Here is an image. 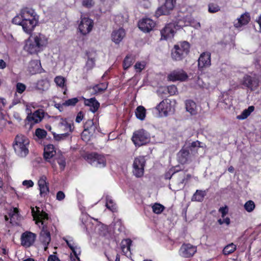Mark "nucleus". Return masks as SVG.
<instances>
[{
	"label": "nucleus",
	"mask_w": 261,
	"mask_h": 261,
	"mask_svg": "<svg viewBox=\"0 0 261 261\" xmlns=\"http://www.w3.org/2000/svg\"><path fill=\"white\" fill-rule=\"evenodd\" d=\"M29 139L22 135H18L15 139L13 147L16 153L20 157H25L29 153Z\"/></svg>",
	"instance_id": "1"
},
{
	"label": "nucleus",
	"mask_w": 261,
	"mask_h": 261,
	"mask_svg": "<svg viewBox=\"0 0 261 261\" xmlns=\"http://www.w3.org/2000/svg\"><path fill=\"white\" fill-rule=\"evenodd\" d=\"M190 46V44L187 41L175 45L171 51L172 59L176 61L182 60L189 53Z\"/></svg>",
	"instance_id": "2"
},
{
	"label": "nucleus",
	"mask_w": 261,
	"mask_h": 261,
	"mask_svg": "<svg viewBox=\"0 0 261 261\" xmlns=\"http://www.w3.org/2000/svg\"><path fill=\"white\" fill-rule=\"evenodd\" d=\"M132 141L136 146H140L149 141V135L144 129H140L134 133Z\"/></svg>",
	"instance_id": "3"
},
{
	"label": "nucleus",
	"mask_w": 261,
	"mask_h": 261,
	"mask_svg": "<svg viewBox=\"0 0 261 261\" xmlns=\"http://www.w3.org/2000/svg\"><path fill=\"white\" fill-rule=\"evenodd\" d=\"M87 160L91 165L97 167H103L106 165V160L105 156L96 153L88 154Z\"/></svg>",
	"instance_id": "4"
},
{
	"label": "nucleus",
	"mask_w": 261,
	"mask_h": 261,
	"mask_svg": "<svg viewBox=\"0 0 261 261\" xmlns=\"http://www.w3.org/2000/svg\"><path fill=\"white\" fill-rule=\"evenodd\" d=\"M146 161L143 156H139L135 159L133 163V173L137 177L143 175Z\"/></svg>",
	"instance_id": "5"
},
{
	"label": "nucleus",
	"mask_w": 261,
	"mask_h": 261,
	"mask_svg": "<svg viewBox=\"0 0 261 261\" xmlns=\"http://www.w3.org/2000/svg\"><path fill=\"white\" fill-rule=\"evenodd\" d=\"M176 4V0H165V2L161 7H159L155 12V16L159 17L161 15H169L173 10Z\"/></svg>",
	"instance_id": "6"
},
{
	"label": "nucleus",
	"mask_w": 261,
	"mask_h": 261,
	"mask_svg": "<svg viewBox=\"0 0 261 261\" xmlns=\"http://www.w3.org/2000/svg\"><path fill=\"white\" fill-rule=\"evenodd\" d=\"M81 22L79 25V29L81 34L84 35L89 33L93 27V21L88 17H83L81 16Z\"/></svg>",
	"instance_id": "7"
},
{
	"label": "nucleus",
	"mask_w": 261,
	"mask_h": 261,
	"mask_svg": "<svg viewBox=\"0 0 261 261\" xmlns=\"http://www.w3.org/2000/svg\"><path fill=\"white\" fill-rule=\"evenodd\" d=\"M35 208L36 210L34 207H31V213L34 219L36 220V224L41 223V225H43L45 221L48 219V214L43 211H40L39 207L37 206Z\"/></svg>",
	"instance_id": "8"
},
{
	"label": "nucleus",
	"mask_w": 261,
	"mask_h": 261,
	"mask_svg": "<svg viewBox=\"0 0 261 261\" xmlns=\"http://www.w3.org/2000/svg\"><path fill=\"white\" fill-rule=\"evenodd\" d=\"M36 238V235L30 231L23 232L21 236V244L25 247H29L32 246Z\"/></svg>",
	"instance_id": "9"
},
{
	"label": "nucleus",
	"mask_w": 261,
	"mask_h": 261,
	"mask_svg": "<svg viewBox=\"0 0 261 261\" xmlns=\"http://www.w3.org/2000/svg\"><path fill=\"white\" fill-rule=\"evenodd\" d=\"M196 252V248L190 244H183L180 249L179 254L183 257H190Z\"/></svg>",
	"instance_id": "10"
},
{
	"label": "nucleus",
	"mask_w": 261,
	"mask_h": 261,
	"mask_svg": "<svg viewBox=\"0 0 261 261\" xmlns=\"http://www.w3.org/2000/svg\"><path fill=\"white\" fill-rule=\"evenodd\" d=\"M175 25L174 23L167 24L161 31V40H167L173 37L175 33Z\"/></svg>",
	"instance_id": "11"
},
{
	"label": "nucleus",
	"mask_w": 261,
	"mask_h": 261,
	"mask_svg": "<svg viewBox=\"0 0 261 261\" xmlns=\"http://www.w3.org/2000/svg\"><path fill=\"white\" fill-rule=\"evenodd\" d=\"M156 109L159 111L161 116H167L171 111V105L167 99L163 100L156 107Z\"/></svg>",
	"instance_id": "12"
},
{
	"label": "nucleus",
	"mask_w": 261,
	"mask_h": 261,
	"mask_svg": "<svg viewBox=\"0 0 261 261\" xmlns=\"http://www.w3.org/2000/svg\"><path fill=\"white\" fill-rule=\"evenodd\" d=\"M155 22L148 18H143L138 23L139 29L144 32H149L152 30L155 26Z\"/></svg>",
	"instance_id": "13"
},
{
	"label": "nucleus",
	"mask_w": 261,
	"mask_h": 261,
	"mask_svg": "<svg viewBox=\"0 0 261 261\" xmlns=\"http://www.w3.org/2000/svg\"><path fill=\"white\" fill-rule=\"evenodd\" d=\"M211 64V54L209 53H203L201 54L198 60V65L199 69L209 67Z\"/></svg>",
	"instance_id": "14"
},
{
	"label": "nucleus",
	"mask_w": 261,
	"mask_h": 261,
	"mask_svg": "<svg viewBox=\"0 0 261 261\" xmlns=\"http://www.w3.org/2000/svg\"><path fill=\"white\" fill-rule=\"evenodd\" d=\"M188 78L187 73L183 70H174L171 72L168 75V79L169 81L175 82L176 81H183Z\"/></svg>",
	"instance_id": "15"
},
{
	"label": "nucleus",
	"mask_w": 261,
	"mask_h": 261,
	"mask_svg": "<svg viewBox=\"0 0 261 261\" xmlns=\"http://www.w3.org/2000/svg\"><path fill=\"white\" fill-rule=\"evenodd\" d=\"M98 124L96 123H94L91 119L87 120L84 124V132L82 134V136L88 132L90 136L93 135L97 129Z\"/></svg>",
	"instance_id": "16"
},
{
	"label": "nucleus",
	"mask_w": 261,
	"mask_h": 261,
	"mask_svg": "<svg viewBox=\"0 0 261 261\" xmlns=\"http://www.w3.org/2000/svg\"><path fill=\"white\" fill-rule=\"evenodd\" d=\"M58 118L59 119V122L58 123L59 128L61 130L71 133L74 129L73 124L68 123L65 118H63L59 116L58 117Z\"/></svg>",
	"instance_id": "17"
},
{
	"label": "nucleus",
	"mask_w": 261,
	"mask_h": 261,
	"mask_svg": "<svg viewBox=\"0 0 261 261\" xmlns=\"http://www.w3.org/2000/svg\"><path fill=\"white\" fill-rule=\"evenodd\" d=\"M38 22V18H32V19L28 20V21H23L22 29L25 33L31 34L34 30L35 27L37 25Z\"/></svg>",
	"instance_id": "18"
},
{
	"label": "nucleus",
	"mask_w": 261,
	"mask_h": 261,
	"mask_svg": "<svg viewBox=\"0 0 261 261\" xmlns=\"http://www.w3.org/2000/svg\"><path fill=\"white\" fill-rule=\"evenodd\" d=\"M44 117V112L42 111L37 110L33 114H30L27 116V119L31 124L40 122Z\"/></svg>",
	"instance_id": "19"
},
{
	"label": "nucleus",
	"mask_w": 261,
	"mask_h": 261,
	"mask_svg": "<svg viewBox=\"0 0 261 261\" xmlns=\"http://www.w3.org/2000/svg\"><path fill=\"white\" fill-rule=\"evenodd\" d=\"M28 69L29 72L32 74L40 73L43 70V69L41 68L40 61L38 60L31 61L29 63Z\"/></svg>",
	"instance_id": "20"
},
{
	"label": "nucleus",
	"mask_w": 261,
	"mask_h": 261,
	"mask_svg": "<svg viewBox=\"0 0 261 261\" xmlns=\"http://www.w3.org/2000/svg\"><path fill=\"white\" fill-rule=\"evenodd\" d=\"M21 15H22V17L24 21L31 20L32 18H38V16L36 14L34 10L28 8L22 9L21 11Z\"/></svg>",
	"instance_id": "21"
},
{
	"label": "nucleus",
	"mask_w": 261,
	"mask_h": 261,
	"mask_svg": "<svg viewBox=\"0 0 261 261\" xmlns=\"http://www.w3.org/2000/svg\"><path fill=\"white\" fill-rule=\"evenodd\" d=\"M32 38L40 49L46 46L47 44V38L42 34L37 33L35 34L34 36H32Z\"/></svg>",
	"instance_id": "22"
},
{
	"label": "nucleus",
	"mask_w": 261,
	"mask_h": 261,
	"mask_svg": "<svg viewBox=\"0 0 261 261\" xmlns=\"http://www.w3.org/2000/svg\"><path fill=\"white\" fill-rule=\"evenodd\" d=\"M250 16L249 13L245 12L241 15L240 18H238L236 22H234V27L239 28L243 25L247 24L250 21Z\"/></svg>",
	"instance_id": "23"
},
{
	"label": "nucleus",
	"mask_w": 261,
	"mask_h": 261,
	"mask_svg": "<svg viewBox=\"0 0 261 261\" xmlns=\"http://www.w3.org/2000/svg\"><path fill=\"white\" fill-rule=\"evenodd\" d=\"M84 100V104L85 106L90 107V110L93 113L96 112L100 106V103L97 101L95 97L90 99H86L83 98Z\"/></svg>",
	"instance_id": "24"
},
{
	"label": "nucleus",
	"mask_w": 261,
	"mask_h": 261,
	"mask_svg": "<svg viewBox=\"0 0 261 261\" xmlns=\"http://www.w3.org/2000/svg\"><path fill=\"white\" fill-rule=\"evenodd\" d=\"M42 229L40 232V240L44 245H48L50 242V235L47 230L46 224L42 225Z\"/></svg>",
	"instance_id": "25"
},
{
	"label": "nucleus",
	"mask_w": 261,
	"mask_h": 261,
	"mask_svg": "<svg viewBox=\"0 0 261 261\" xmlns=\"http://www.w3.org/2000/svg\"><path fill=\"white\" fill-rule=\"evenodd\" d=\"M125 36L124 29L120 28L117 30H114L112 34V39L116 44H118L122 41Z\"/></svg>",
	"instance_id": "26"
},
{
	"label": "nucleus",
	"mask_w": 261,
	"mask_h": 261,
	"mask_svg": "<svg viewBox=\"0 0 261 261\" xmlns=\"http://www.w3.org/2000/svg\"><path fill=\"white\" fill-rule=\"evenodd\" d=\"M55 154L56 151L53 145L48 144L44 147V158L46 161L51 162L49 160L53 158L55 156Z\"/></svg>",
	"instance_id": "27"
},
{
	"label": "nucleus",
	"mask_w": 261,
	"mask_h": 261,
	"mask_svg": "<svg viewBox=\"0 0 261 261\" xmlns=\"http://www.w3.org/2000/svg\"><path fill=\"white\" fill-rule=\"evenodd\" d=\"M25 48L31 54L36 53L40 50L38 46L35 44L33 39L31 38L27 42Z\"/></svg>",
	"instance_id": "28"
},
{
	"label": "nucleus",
	"mask_w": 261,
	"mask_h": 261,
	"mask_svg": "<svg viewBox=\"0 0 261 261\" xmlns=\"http://www.w3.org/2000/svg\"><path fill=\"white\" fill-rule=\"evenodd\" d=\"M190 152L188 149L182 148L177 153V159L178 162L181 164H184L187 163Z\"/></svg>",
	"instance_id": "29"
},
{
	"label": "nucleus",
	"mask_w": 261,
	"mask_h": 261,
	"mask_svg": "<svg viewBox=\"0 0 261 261\" xmlns=\"http://www.w3.org/2000/svg\"><path fill=\"white\" fill-rule=\"evenodd\" d=\"M56 162L60 166V168L61 170H63L66 166V161L65 158L62 154H59L56 156L54 159L53 162H51V164L52 165L53 167H56Z\"/></svg>",
	"instance_id": "30"
},
{
	"label": "nucleus",
	"mask_w": 261,
	"mask_h": 261,
	"mask_svg": "<svg viewBox=\"0 0 261 261\" xmlns=\"http://www.w3.org/2000/svg\"><path fill=\"white\" fill-rule=\"evenodd\" d=\"M107 88L108 84L107 83H102L90 87V89L92 90V94L95 95L104 92Z\"/></svg>",
	"instance_id": "31"
},
{
	"label": "nucleus",
	"mask_w": 261,
	"mask_h": 261,
	"mask_svg": "<svg viewBox=\"0 0 261 261\" xmlns=\"http://www.w3.org/2000/svg\"><path fill=\"white\" fill-rule=\"evenodd\" d=\"M186 109L192 115H196L197 113L196 105L193 100H188L186 101Z\"/></svg>",
	"instance_id": "32"
},
{
	"label": "nucleus",
	"mask_w": 261,
	"mask_h": 261,
	"mask_svg": "<svg viewBox=\"0 0 261 261\" xmlns=\"http://www.w3.org/2000/svg\"><path fill=\"white\" fill-rule=\"evenodd\" d=\"M49 82L46 79L38 81L36 87L39 90L44 91L47 90L49 88Z\"/></svg>",
	"instance_id": "33"
},
{
	"label": "nucleus",
	"mask_w": 261,
	"mask_h": 261,
	"mask_svg": "<svg viewBox=\"0 0 261 261\" xmlns=\"http://www.w3.org/2000/svg\"><path fill=\"white\" fill-rule=\"evenodd\" d=\"M206 194L205 191L197 190L192 197V201L201 202Z\"/></svg>",
	"instance_id": "34"
},
{
	"label": "nucleus",
	"mask_w": 261,
	"mask_h": 261,
	"mask_svg": "<svg viewBox=\"0 0 261 261\" xmlns=\"http://www.w3.org/2000/svg\"><path fill=\"white\" fill-rule=\"evenodd\" d=\"M254 110V107L249 106L248 109H245L242 112L241 114L238 115L237 118L239 120H244L247 118L250 114Z\"/></svg>",
	"instance_id": "35"
},
{
	"label": "nucleus",
	"mask_w": 261,
	"mask_h": 261,
	"mask_svg": "<svg viewBox=\"0 0 261 261\" xmlns=\"http://www.w3.org/2000/svg\"><path fill=\"white\" fill-rule=\"evenodd\" d=\"M88 56V60L86 62L85 68L87 70L92 69L95 66V56H93L92 54L87 53Z\"/></svg>",
	"instance_id": "36"
},
{
	"label": "nucleus",
	"mask_w": 261,
	"mask_h": 261,
	"mask_svg": "<svg viewBox=\"0 0 261 261\" xmlns=\"http://www.w3.org/2000/svg\"><path fill=\"white\" fill-rule=\"evenodd\" d=\"M132 241L131 240L127 239L122 241L121 243V249L122 252L126 254L128 252L130 251V246Z\"/></svg>",
	"instance_id": "37"
},
{
	"label": "nucleus",
	"mask_w": 261,
	"mask_h": 261,
	"mask_svg": "<svg viewBox=\"0 0 261 261\" xmlns=\"http://www.w3.org/2000/svg\"><path fill=\"white\" fill-rule=\"evenodd\" d=\"M137 118L141 120H143L146 116V110L143 106H139L135 112Z\"/></svg>",
	"instance_id": "38"
},
{
	"label": "nucleus",
	"mask_w": 261,
	"mask_h": 261,
	"mask_svg": "<svg viewBox=\"0 0 261 261\" xmlns=\"http://www.w3.org/2000/svg\"><path fill=\"white\" fill-rule=\"evenodd\" d=\"M106 206L112 212H115L116 211L117 206L116 203L114 202L112 198L109 196H106Z\"/></svg>",
	"instance_id": "39"
},
{
	"label": "nucleus",
	"mask_w": 261,
	"mask_h": 261,
	"mask_svg": "<svg viewBox=\"0 0 261 261\" xmlns=\"http://www.w3.org/2000/svg\"><path fill=\"white\" fill-rule=\"evenodd\" d=\"M255 84H256L255 81L250 76L246 75L244 77L243 85L247 88L252 89Z\"/></svg>",
	"instance_id": "40"
},
{
	"label": "nucleus",
	"mask_w": 261,
	"mask_h": 261,
	"mask_svg": "<svg viewBox=\"0 0 261 261\" xmlns=\"http://www.w3.org/2000/svg\"><path fill=\"white\" fill-rule=\"evenodd\" d=\"M236 249V246L233 243L230 244L224 247L223 253L225 255L229 254L233 252Z\"/></svg>",
	"instance_id": "41"
},
{
	"label": "nucleus",
	"mask_w": 261,
	"mask_h": 261,
	"mask_svg": "<svg viewBox=\"0 0 261 261\" xmlns=\"http://www.w3.org/2000/svg\"><path fill=\"white\" fill-rule=\"evenodd\" d=\"M221 102L225 109L229 108L232 105L231 99L227 95L223 96V100Z\"/></svg>",
	"instance_id": "42"
},
{
	"label": "nucleus",
	"mask_w": 261,
	"mask_h": 261,
	"mask_svg": "<svg viewBox=\"0 0 261 261\" xmlns=\"http://www.w3.org/2000/svg\"><path fill=\"white\" fill-rule=\"evenodd\" d=\"M152 211L156 214H161L165 209V207L158 203H155L152 206Z\"/></svg>",
	"instance_id": "43"
},
{
	"label": "nucleus",
	"mask_w": 261,
	"mask_h": 261,
	"mask_svg": "<svg viewBox=\"0 0 261 261\" xmlns=\"http://www.w3.org/2000/svg\"><path fill=\"white\" fill-rule=\"evenodd\" d=\"M180 183L183 185V187H184L186 184L188 182L190 178H191V175L189 174H186L185 173H182L180 174Z\"/></svg>",
	"instance_id": "44"
},
{
	"label": "nucleus",
	"mask_w": 261,
	"mask_h": 261,
	"mask_svg": "<svg viewBox=\"0 0 261 261\" xmlns=\"http://www.w3.org/2000/svg\"><path fill=\"white\" fill-rule=\"evenodd\" d=\"M133 58L131 56H127L123 61V68L125 70L128 69L133 63Z\"/></svg>",
	"instance_id": "45"
},
{
	"label": "nucleus",
	"mask_w": 261,
	"mask_h": 261,
	"mask_svg": "<svg viewBox=\"0 0 261 261\" xmlns=\"http://www.w3.org/2000/svg\"><path fill=\"white\" fill-rule=\"evenodd\" d=\"M71 133L65 132L64 133L61 134H54V138L57 141H61L67 139Z\"/></svg>",
	"instance_id": "46"
},
{
	"label": "nucleus",
	"mask_w": 261,
	"mask_h": 261,
	"mask_svg": "<svg viewBox=\"0 0 261 261\" xmlns=\"http://www.w3.org/2000/svg\"><path fill=\"white\" fill-rule=\"evenodd\" d=\"M79 101V99L77 97L69 99L64 101V105L65 107H74Z\"/></svg>",
	"instance_id": "47"
},
{
	"label": "nucleus",
	"mask_w": 261,
	"mask_h": 261,
	"mask_svg": "<svg viewBox=\"0 0 261 261\" xmlns=\"http://www.w3.org/2000/svg\"><path fill=\"white\" fill-rule=\"evenodd\" d=\"M54 81L57 86L64 87L65 86V79L62 76H57L55 78Z\"/></svg>",
	"instance_id": "48"
},
{
	"label": "nucleus",
	"mask_w": 261,
	"mask_h": 261,
	"mask_svg": "<svg viewBox=\"0 0 261 261\" xmlns=\"http://www.w3.org/2000/svg\"><path fill=\"white\" fill-rule=\"evenodd\" d=\"M208 12L211 13H216L220 10V7L214 3H211L208 6Z\"/></svg>",
	"instance_id": "49"
},
{
	"label": "nucleus",
	"mask_w": 261,
	"mask_h": 261,
	"mask_svg": "<svg viewBox=\"0 0 261 261\" xmlns=\"http://www.w3.org/2000/svg\"><path fill=\"white\" fill-rule=\"evenodd\" d=\"M245 209L248 212H252L255 208L254 202L252 200H249L244 205Z\"/></svg>",
	"instance_id": "50"
},
{
	"label": "nucleus",
	"mask_w": 261,
	"mask_h": 261,
	"mask_svg": "<svg viewBox=\"0 0 261 261\" xmlns=\"http://www.w3.org/2000/svg\"><path fill=\"white\" fill-rule=\"evenodd\" d=\"M48 184L39 187L40 195L42 197H45L49 193Z\"/></svg>",
	"instance_id": "51"
},
{
	"label": "nucleus",
	"mask_w": 261,
	"mask_h": 261,
	"mask_svg": "<svg viewBox=\"0 0 261 261\" xmlns=\"http://www.w3.org/2000/svg\"><path fill=\"white\" fill-rule=\"evenodd\" d=\"M35 134L38 138L43 139L46 136L47 132L43 129L37 128L36 129Z\"/></svg>",
	"instance_id": "52"
},
{
	"label": "nucleus",
	"mask_w": 261,
	"mask_h": 261,
	"mask_svg": "<svg viewBox=\"0 0 261 261\" xmlns=\"http://www.w3.org/2000/svg\"><path fill=\"white\" fill-rule=\"evenodd\" d=\"M12 22L15 24L20 25L22 27L23 19L22 17V15H21V13L19 15L16 16L12 20Z\"/></svg>",
	"instance_id": "53"
},
{
	"label": "nucleus",
	"mask_w": 261,
	"mask_h": 261,
	"mask_svg": "<svg viewBox=\"0 0 261 261\" xmlns=\"http://www.w3.org/2000/svg\"><path fill=\"white\" fill-rule=\"evenodd\" d=\"M26 89V86L24 84L18 83L16 85V91L19 93H22Z\"/></svg>",
	"instance_id": "54"
},
{
	"label": "nucleus",
	"mask_w": 261,
	"mask_h": 261,
	"mask_svg": "<svg viewBox=\"0 0 261 261\" xmlns=\"http://www.w3.org/2000/svg\"><path fill=\"white\" fill-rule=\"evenodd\" d=\"M82 4L87 8H91L94 5V2L93 0H83Z\"/></svg>",
	"instance_id": "55"
},
{
	"label": "nucleus",
	"mask_w": 261,
	"mask_h": 261,
	"mask_svg": "<svg viewBox=\"0 0 261 261\" xmlns=\"http://www.w3.org/2000/svg\"><path fill=\"white\" fill-rule=\"evenodd\" d=\"M168 91L170 95H175L177 92V88L174 85L168 87Z\"/></svg>",
	"instance_id": "56"
},
{
	"label": "nucleus",
	"mask_w": 261,
	"mask_h": 261,
	"mask_svg": "<svg viewBox=\"0 0 261 261\" xmlns=\"http://www.w3.org/2000/svg\"><path fill=\"white\" fill-rule=\"evenodd\" d=\"M47 178L45 176H42L38 181L39 187L44 186L48 183L46 182Z\"/></svg>",
	"instance_id": "57"
},
{
	"label": "nucleus",
	"mask_w": 261,
	"mask_h": 261,
	"mask_svg": "<svg viewBox=\"0 0 261 261\" xmlns=\"http://www.w3.org/2000/svg\"><path fill=\"white\" fill-rule=\"evenodd\" d=\"M20 216L19 214V211L17 212L10 219V223L14 224L17 223V221L19 220Z\"/></svg>",
	"instance_id": "58"
},
{
	"label": "nucleus",
	"mask_w": 261,
	"mask_h": 261,
	"mask_svg": "<svg viewBox=\"0 0 261 261\" xmlns=\"http://www.w3.org/2000/svg\"><path fill=\"white\" fill-rule=\"evenodd\" d=\"M228 209L227 206L221 207L219 210V212L221 213L222 218H224L225 215L228 213Z\"/></svg>",
	"instance_id": "59"
},
{
	"label": "nucleus",
	"mask_w": 261,
	"mask_h": 261,
	"mask_svg": "<svg viewBox=\"0 0 261 261\" xmlns=\"http://www.w3.org/2000/svg\"><path fill=\"white\" fill-rule=\"evenodd\" d=\"M18 209L16 207L11 208L8 212V215L10 219L15 214L17 213Z\"/></svg>",
	"instance_id": "60"
},
{
	"label": "nucleus",
	"mask_w": 261,
	"mask_h": 261,
	"mask_svg": "<svg viewBox=\"0 0 261 261\" xmlns=\"http://www.w3.org/2000/svg\"><path fill=\"white\" fill-rule=\"evenodd\" d=\"M83 118H84V114L82 112L80 111L78 113V114L76 116V117L75 119V121L77 123H80L82 121V120L83 119Z\"/></svg>",
	"instance_id": "61"
},
{
	"label": "nucleus",
	"mask_w": 261,
	"mask_h": 261,
	"mask_svg": "<svg viewBox=\"0 0 261 261\" xmlns=\"http://www.w3.org/2000/svg\"><path fill=\"white\" fill-rule=\"evenodd\" d=\"M144 65L140 62H137L135 65V68L138 70L139 72H140L144 68Z\"/></svg>",
	"instance_id": "62"
},
{
	"label": "nucleus",
	"mask_w": 261,
	"mask_h": 261,
	"mask_svg": "<svg viewBox=\"0 0 261 261\" xmlns=\"http://www.w3.org/2000/svg\"><path fill=\"white\" fill-rule=\"evenodd\" d=\"M65 194L62 191H59L57 193L56 198L58 200H62L65 198Z\"/></svg>",
	"instance_id": "63"
},
{
	"label": "nucleus",
	"mask_w": 261,
	"mask_h": 261,
	"mask_svg": "<svg viewBox=\"0 0 261 261\" xmlns=\"http://www.w3.org/2000/svg\"><path fill=\"white\" fill-rule=\"evenodd\" d=\"M22 185L27 186L28 188H30L33 186L34 183L31 180H25L22 182Z\"/></svg>",
	"instance_id": "64"
}]
</instances>
